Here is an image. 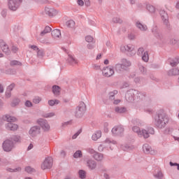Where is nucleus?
<instances>
[{
  "instance_id": "f257e3e1",
  "label": "nucleus",
  "mask_w": 179,
  "mask_h": 179,
  "mask_svg": "<svg viewBox=\"0 0 179 179\" xmlns=\"http://www.w3.org/2000/svg\"><path fill=\"white\" fill-rule=\"evenodd\" d=\"M167 124H169V116L167 114L164 113H158L157 115L155 117V125L159 129L166 128Z\"/></svg>"
},
{
  "instance_id": "f03ea898",
  "label": "nucleus",
  "mask_w": 179,
  "mask_h": 179,
  "mask_svg": "<svg viewBox=\"0 0 179 179\" xmlns=\"http://www.w3.org/2000/svg\"><path fill=\"white\" fill-rule=\"evenodd\" d=\"M132 65L131 61L127 59H122L121 64H117L115 66V70L117 73H122V72H125V71H129V67Z\"/></svg>"
},
{
  "instance_id": "7ed1b4c3",
  "label": "nucleus",
  "mask_w": 179,
  "mask_h": 179,
  "mask_svg": "<svg viewBox=\"0 0 179 179\" xmlns=\"http://www.w3.org/2000/svg\"><path fill=\"white\" fill-rule=\"evenodd\" d=\"M3 121H7V122H8L6 124V129H8V131H17L19 126L16 124L12 123L16 121V117L9 115H6L3 116Z\"/></svg>"
},
{
  "instance_id": "20e7f679",
  "label": "nucleus",
  "mask_w": 179,
  "mask_h": 179,
  "mask_svg": "<svg viewBox=\"0 0 179 179\" xmlns=\"http://www.w3.org/2000/svg\"><path fill=\"white\" fill-rule=\"evenodd\" d=\"M85 113H86V104L81 101L76 107L74 115L76 118H82L85 115Z\"/></svg>"
},
{
  "instance_id": "39448f33",
  "label": "nucleus",
  "mask_w": 179,
  "mask_h": 179,
  "mask_svg": "<svg viewBox=\"0 0 179 179\" xmlns=\"http://www.w3.org/2000/svg\"><path fill=\"white\" fill-rule=\"evenodd\" d=\"M2 148L4 152H12L15 149V143L9 138L6 139L3 142Z\"/></svg>"
},
{
  "instance_id": "423d86ee",
  "label": "nucleus",
  "mask_w": 179,
  "mask_h": 179,
  "mask_svg": "<svg viewBox=\"0 0 179 179\" xmlns=\"http://www.w3.org/2000/svg\"><path fill=\"white\" fill-rule=\"evenodd\" d=\"M23 0H8V6L10 10H17V8L20 6Z\"/></svg>"
},
{
  "instance_id": "0eeeda50",
  "label": "nucleus",
  "mask_w": 179,
  "mask_h": 179,
  "mask_svg": "<svg viewBox=\"0 0 179 179\" xmlns=\"http://www.w3.org/2000/svg\"><path fill=\"white\" fill-rule=\"evenodd\" d=\"M138 94V91L131 89L129 90L125 94V99L129 103H132L135 100V94Z\"/></svg>"
},
{
  "instance_id": "6e6552de",
  "label": "nucleus",
  "mask_w": 179,
  "mask_h": 179,
  "mask_svg": "<svg viewBox=\"0 0 179 179\" xmlns=\"http://www.w3.org/2000/svg\"><path fill=\"white\" fill-rule=\"evenodd\" d=\"M152 34L159 43H162V44L166 43V38H164L163 34L160 32L157 28L152 29Z\"/></svg>"
},
{
  "instance_id": "1a4fd4ad",
  "label": "nucleus",
  "mask_w": 179,
  "mask_h": 179,
  "mask_svg": "<svg viewBox=\"0 0 179 179\" xmlns=\"http://www.w3.org/2000/svg\"><path fill=\"white\" fill-rule=\"evenodd\" d=\"M41 134V127L40 126H34L30 128L29 131V135L31 136V138H36L37 135H40Z\"/></svg>"
},
{
  "instance_id": "9d476101",
  "label": "nucleus",
  "mask_w": 179,
  "mask_h": 179,
  "mask_svg": "<svg viewBox=\"0 0 179 179\" xmlns=\"http://www.w3.org/2000/svg\"><path fill=\"white\" fill-rule=\"evenodd\" d=\"M51 167H52V157H46L41 164V169L42 170H47L51 169Z\"/></svg>"
},
{
  "instance_id": "9b49d317",
  "label": "nucleus",
  "mask_w": 179,
  "mask_h": 179,
  "mask_svg": "<svg viewBox=\"0 0 179 179\" xmlns=\"http://www.w3.org/2000/svg\"><path fill=\"white\" fill-rule=\"evenodd\" d=\"M37 124L41 127L42 129L45 132L48 131L50 129V124H48V122L46 120L44 119H38L37 120Z\"/></svg>"
},
{
  "instance_id": "f8f14e48",
  "label": "nucleus",
  "mask_w": 179,
  "mask_h": 179,
  "mask_svg": "<svg viewBox=\"0 0 179 179\" xmlns=\"http://www.w3.org/2000/svg\"><path fill=\"white\" fill-rule=\"evenodd\" d=\"M142 134L144 139H148L150 135H155V129L149 127L146 129H143Z\"/></svg>"
},
{
  "instance_id": "ddd939ff",
  "label": "nucleus",
  "mask_w": 179,
  "mask_h": 179,
  "mask_svg": "<svg viewBox=\"0 0 179 179\" xmlns=\"http://www.w3.org/2000/svg\"><path fill=\"white\" fill-rule=\"evenodd\" d=\"M143 150L145 155H155L156 153H157V152L155 150H152V147H150V145H149L148 143H145L143 145Z\"/></svg>"
},
{
  "instance_id": "4468645a",
  "label": "nucleus",
  "mask_w": 179,
  "mask_h": 179,
  "mask_svg": "<svg viewBox=\"0 0 179 179\" xmlns=\"http://www.w3.org/2000/svg\"><path fill=\"white\" fill-rule=\"evenodd\" d=\"M0 47L3 52L6 53V55H10L11 51L9 50V45L3 39H0Z\"/></svg>"
},
{
  "instance_id": "2eb2a0df",
  "label": "nucleus",
  "mask_w": 179,
  "mask_h": 179,
  "mask_svg": "<svg viewBox=\"0 0 179 179\" xmlns=\"http://www.w3.org/2000/svg\"><path fill=\"white\" fill-rule=\"evenodd\" d=\"M124 126L118 125L112 129V134L115 136H121L124 134Z\"/></svg>"
},
{
  "instance_id": "dca6fc26",
  "label": "nucleus",
  "mask_w": 179,
  "mask_h": 179,
  "mask_svg": "<svg viewBox=\"0 0 179 179\" xmlns=\"http://www.w3.org/2000/svg\"><path fill=\"white\" fill-rule=\"evenodd\" d=\"M114 73V67L107 66L103 69V76H106V78H110Z\"/></svg>"
},
{
  "instance_id": "f3484780",
  "label": "nucleus",
  "mask_w": 179,
  "mask_h": 179,
  "mask_svg": "<svg viewBox=\"0 0 179 179\" xmlns=\"http://www.w3.org/2000/svg\"><path fill=\"white\" fill-rule=\"evenodd\" d=\"M122 52H132L135 50L134 45H126L120 47Z\"/></svg>"
},
{
  "instance_id": "a211bd4d",
  "label": "nucleus",
  "mask_w": 179,
  "mask_h": 179,
  "mask_svg": "<svg viewBox=\"0 0 179 179\" xmlns=\"http://www.w3.org/2000/svg\"><path fill=\"white\" fill-rule=\"evenodd\" d=\"M45 13L48 15V16H50V17L57 16V15H58V11L57 10L48 7L45 8Z\"/></svg>"
},
{
  "instance_id": "6ab92c4d",
  "label": "nucleus",
  "mask_w": 179,
  "mask_h": 179,
  "mask_svg": "<svg viewBox=\"0 0 179 179\" xmlns=\"http://www.w3.org/2000/svg\"><path fill=\"white\" fill-rule=\"evenodd\" d=\"M87 166L90 170H94L97 167V163L92 159H89L87 161Z\"/></svg>"
},
{
  "instance_id": "aec40b11",
  "label": "nucleus",
  "mask_w": 179,
  "mask_h": 179,
  "mask_svg": "<svg viewBox=\"0 0 179 179\" xmlns=\"http://www.w3.org/2000/svg\"><path fill=\"white\" fill-rule=\"evenodd\" d=\"M52 93L56 97H58L59 94H61V87L58 85H53L52 87Z\"/></svg>"
},
{
  "instance_id": "412c9836",
  "label": "nucleus",
  "mask_w": 179,
  "mask_h": 179,
  "mask_svg": "<svg viewBox=\"0 0 179 179\" xmlns=\"http://www.w3.org/2000/svg\"><path fill=\"white\" fill-rule=\"evenodd\" d=\"M67 62L70 65H76L78 64V60L71 54H69V58L67 59Z\"/></svg>"
},
{
  "instance_id": "4be33fe9",
  "label": "nucleus",
  "mask_w": 179,
  "mask_h": 179,
  "mask_svg": "<svg viewBox=\"0 0 179 179\" xmlns=\"http://www.w3.org/2000/svg\"><path fill=\"white\" fill-rule=\"evenodd\" d=\"M115 112L117 113V114H124V113H127V108L116 106L115 108Z\"/></svg>"
},
{
  "instance_id": "5701e85b",
  "label": "nucleus",
  "mask_w": 179,
  "mask_h": 179,
  "mask_svg": "<svg viewBox=\"0 0 179 179\" xmlns=\"http://www.w3.org/2000/svg\"><path fill=\"white\" fill-rule=\"evenodd\" d=\"M51 34L53 38H59L61 37V31L59 29H54L52 31Z\"/></svg>"
},
{
  "instance_id": "b1692460",
  "label": "nucleus",
  "mask_w": 179,
  "mask_h": 179,
  "mask_svg": "<svg viewBox=\"0 0 179 179\" xmlns=\"http://www.w3.org/2000/svg\"><path fill=\"white\" fill-rule=\"evenodd\" d=\"M136 26L138 27V29H140L142 31H146L148 30V26H146V24H143L139 21H138L136 23Z\"/></svg>"
},
{
  "instance_id": "393cba45",
  "label": "nucleus",
  "mask_w": 179,
  "mask_h": 179,
  "mask_svg": "<svg viewBox=\"0 0 179 179\" xmlns=\"http://www.w3.org/2000/svg\"><path fill=\"white\" fill-rule=\"evenodd\" d=\"M163 23H164V26L165 29H166V31H171L173 27L170 24L169 20H164Z\"/></svg>"
},
{
  "instance_id": "a878e982",
  "label": "nucleus",
  "mask_w": 179,
  "mask_h": 179,
  "mask_svg": "<svg viewBox=\"0 0 179 179\" xmlns=\"http://www.w3.org/2000/svg\"><path fill=\"white\" fill-rule=\"evenodd\" d=\"M159 15L164 22V20H169V15L167 14V13L165 12L164 10H161L159 11Z\"/></svg>"
},
{
  "instance_id": "bb28decb",
  "label": "nucleus",
  "mask_w": 179,
  "mask_h": 179,
  "mask_svg": "<svg viewBox=\"0 0 179 179\" xmlns=\"http://www.w3.org/2000/svg\"><path fill=\"white\" fill-rule=\"evenodd\" d=\"M52 29H51V27H50L49 26H46L45 27V29H43V31H42L40 34V36L41 37H44V36H45V34H48V33H50Z\"/></svg>"
},
{
  "instance_id": "cd10ccee",
  "label": "nucleus",
  "mask_w": 179,
  "mask_h": 179,
  "mask_svg": "<svg viewBox=\"0 0 179 179\" xmlns=\"http://www.w3.org/2000/svg\"><path fill=\"white\" fill-rule=\"evenodd\" d=\"M168 75L169 76H176V75H179V70L178 69H172L168 71Z\"/></svg>"
},
{
  "instance_id": "c85d7f7f",
  "label": "nucleus",
  "mask_w": 179,
  "mask_h": 179,
  "mask_svg": "<svg viewBox=\"0 0 179 179\" xmlns=\"http://www.w3.org/2000/svg\"><path fill=\"white\" fill-rule=\"evenodd\" d=\"M93 157L95 159V160H97V162H101V160H103V155L100 152H95Z\"/></svg>"
},
{
  "instance_id": "c756f323",
  "label": "nucleus",
  "mask_w": 179,
  "mask_h": 179,
  "mask_svg": "<svg viewBox=\"0 0 179 179\" xmlns=\"http://www.w3.org/2000/svg\"><path fill=\"white\" fill-rule=\"evenodd\" d=\"M92 141H97V139H100L101 138V131H97L92 136Z\"/></svg>"
},
{
  "instance_id": "7c9ffc66",
  "label": "nucleus",
  "mask_w": 179,
  "mask_h": 179,
  "mask_svg": "<svg viewBox=\"0 0 179 179\" xmlns=\"http://www.w3.org/2000/svg\"><path fill=\"white\" fill-rule=\"evenodd\" d=\"M134 132H136L138 136H143V134H142V130L141 131V128H139V127L138 126H134L132 128Z\"/></svg>"
},
{
  "instance_id": "2f4dec72",
  "label": "nucleus",
  "mask_w": 179,
  "mask_h": 179,
  "mask_svg": "<svg viewBox=\"0 0 179 179\" xmlns=\"http://www.w3.org/2000/svg\"><path fill=\"white\" fill-rule=\"evenodd\" d=\"M169 62H170L171 66H177V65H178V64H179V58L176 57L173 59H172L171 61H170Z\"/></svg>"
},
{
  "instance_id": "473e14b6",
  "label": "nucleus",
  "mask_w": 179,
  "mask_h": 179,
  "mask_svg": "<svg viewBox=\"0 0 179 179\" xmlns=\"http://www.w3.org/2000/svg\"><path fill=\"white\" fill-rule=\"evenodd\" d=\"M115 94H118V91L114 90L109 92V100H115Z\"/></svg>"
},
{
  "instance_id": "72a5a7b5",
  "label": "nucleus",
  "mask_w": 179,
  "mask_h": 179,
  "mask_svg": "<svg viewBox=\"0 0 179 179\" xmlns=\"http://www.w3.org/2000/svg\"><path fill=\"white\" fill-rule=\"evenodd\" d=\"M19 103H20V99L18 98H15L13 99V101L10 103L11 107H16V106H19Z\"/></svg>"
},
{
  "instance_id": "f704fd0d",
  "label": "nucleus",
  "mask_w": 179,
  "mask_h": 179,
  "mask_svg": "<svg viewBox=\"0 0 179 179\" xmlns=\"http://www.w3.org/2000/svg\"><path fill=\"white\" fill-rule=\"evenodd\" d=\"M66 24L67 27H69L70 29H73L75 27V21L73 20H70L66 22Z\"/></svg>"
},
{
  "instance_id": "c9c22d12",
  "label": "nucleus",
  "mask_w": 179,
  "mask_h": 179,
  "mask_svg": "<svg viewBox=\"0 0 179 179\" xmlns=\"http://www.w3.org/2000/svg\"><path fill=\"white\" fill-rule=\"evenodd\" d=\"M8 139H10V141H12L13 142H15L16 143L17 142H20V136L15 135Z\"/></svg>"
},
{
  "instance_id": "e433bc0d",
  "label": "nucleus",
  "mask_w": 179,
  "mask_h": 179,
  "mask_svg": "<svg viewBox=\"0 0 179 179\" xmlns=\"http://www.w3.org/2000/svg\"><path fill=\"white\" fill-rule=\"evenodd\" d=\"M142 59L144 61V62H148V61H149V53L148 51L143 52Z\"/></svg>"
},
{
  "instance_id": "4c0bfd02",
  "label": "nucleus",
  "mask_w": 179,
  "mask_h": 179,
  "mask_svg": "<svg viewBox=\"0 0 179 179\" xmlns=\"http://www.w3.org/2000/svg\"><path fill=\"white\" fill-rule=\"evenodd\" d=\"M48 103L49 106L52 107V106H55V104H59V100H58V99H55V100L51 99V100H49Z\"/></svg>"
},
{
  "instance_id": "58836bf2",
  "label": "nucleus",
  "mask_w": 179,
  "mask_h": 179,
  "mask_svg": "<svg viewBox=\"0 0 179 179\" xmlns=\"http://www.w3.org/2000/svg\"><path fill=\"white\" fill-rule=\"evenodd\" d=\"M82 151L81 150H77L74 154H73V157L74 159H80L82 157Z\"/></svg>"
},
{
  "instance_id": "ea45409f",
  "label": "nucleus",
  "mask_w": 179,
  "mask_h": 179,
  "mask_svg": "<svg viewBox=\"0 0 179 179\" xmlns=\"http://www.w3.org/2000/svg\"><path fill=\"white\" fill-rule=\"evenodd\" d=\"M113 23H118L121 24L122 23V19L120 18L119 17H114L112 20Z\"/></svg>"
},
{
  "instance_id": "a19ab883",
  "label": "nucleus",
  "mask_w": 179,
  "mask_h": 179,
  "mask_svg": "<svg viewBox=\"0 0 179 179\" xmlns=\"http://www.w3.org/2000/svg\"><path fill=\"white\" fill-rule=\"evenodd\" d=\"M154 177L157 179H163L164 178V175H163V173L159 171L157 172V173L154 174Z\"/></svg>"
},
{
  "instance_id": "79ce46f5",
  "label": "nucleus",
  "mask_w": 179,
  "mask_h": 179,
  "mask_svg": "<svg viewBox=\"0 0 179 179\" xmlns=\"http://www.w3.org/2000/svg\"><path fill=\"white\" fill-rule=\"evenodd\" d=\"M78 174H79V177L81 179H85L86 178V171H85L84 170H80L78 171Z\"/></svg>"
},
{
  "instance_id": "37998d69",
  "label": "nucleus",
  "mask_w": 179,
  "mask_h": 179,
  "mask_svg": "<svg viewBox=\"0 0 179 179\" xmlns=\"http://www.w3.org/2000/svg\"><path fill=\"white\" fill-rule=\"evenodd\" d=\"M147 10L150 13H155V11L156 10V9L155 8V6H152L150 4H148L147 5Z\"/></svg>"
},
{
  "instance_id": "c03bdc74",
  "label": "nucleus",
  "mask_w": 179,
  "mask_h": 179,
  "mask_svg": "<svg viewBox=\"0 0 179 179\" xmlns=\"http://www.w3.org/2000/svg\"><path fill=\"white\" fill-rule=\"evenodd\" d=\"M7 171H9L10 173H17V171H22V168L18 167L14 169L11 168H8L7 169Z\"/></svg>"
},
{
  "instance_id": "a18cd8bd",
  "label": "nucleus",
  "mask_w": 179,
  "mask_h": 179,
  "mask_svg": "<svg viewBox=\"0 0 179 179\" xmlns=\"http://www.w3.org/2000/svg\"><path fill=\"white\" fill-rule=\"evenodd\" d=\"M10 66H15L16 65L21 66L22 62H20L17 60H13L10 62Z\"/></svg>"
},
{
  "instance_id": "49530a36",
  "label": "nucleus",
  "mask_w": 179,
  "mask_h": 179,
  "mask_svg": "<svg viewBox=\"0 0 179 179\" xmlns=\"http://www.w3.org/2000/svg\"><path fill=\"white\" fill-rule=\"evenodd\" d=\"M85 41L87 43H92V44H94L95 41L94 39L92 38V36H87L85 37Z\"/></svg>"
},
{
  "instance_id": "de8ad7c7",
  "label": "nucleus",
  "mask_w": 179,
  "mask_h": 179,
  "mask_svg": "<svg viewBox=\"0 0 179 179\" xmlns=\"http://www.w3.org/2000/svg\"><path fill=\"white\" fill-rule=\"evenodd\" d=\"M37 55H38V58H43V57H44V50L38 49L37 50Z\"/></svg>"
},
{
  "instance_id": "09e8293b",
  "label": "nucleus",
  "mask_w": 179,
  "mask_h": 179,
  "mask_svg": "<svg viewBox=\"0 0 179 179\" xmlns=\"http://www.w3.org/2000/svg\"><path fill=\"white\" fill-rule=\"evenodd\" d=\"M11 51L13 54H16V52L19 51V48H17V46L13 45L11 47Z\"/></svg>"
},
{
  "instance_id": "8fccbe9b",
  "label": "nucleus",
  "mask_w": 179,
  "mask_h": 179,
  "mask_svg": "<svg viewBox=\"0 0 179 179\" xmlns=\"http://www.w3.org/2000/svg\"><path fill=\"white\" fill-rule=\"evenodd\" d=\"M41 101V98L37 96V97H35L34 99H33V103H34V104H38V103H40Z\"/></svg>"
},
{
  "instance_id": "3c124183",
  "label": "nucleus",
  "mask_w": 179,
  "mask_h": 179,
  "mask_svg": "<svg viewBox=\"0 0 179 179\" xmlns=\"http://www.w3.org/2000/svg\"><path fill=\"white\" fill-rule=\"evenodd\" d=\"M25 171H27V173H33L34 172V169L31 166H27L25 167Z\"/></svg>"
},
{
  "instance_id": "603ef678",
  "label": "nucleus",
  "mask_w": 179,
  "mask_h": 179,
  "mask_svg": "<svg viewBox=\"0 0 179 179\" xmlns=\"http://www.w3.org/2000/svg\"><path fill=\"white\" fill-rule=\"evenodd\" d=\"M131 122L134 125H141V120L138 119H134Z\"/></svg>"
},
{
  "instance_id": "864d4df0",
  "label": "nucleus",
  "mask_w": 179,
  "mask_h": 179,
  "mask_svg": "<svg viewBox=\"0 0 179 179\" xmlns=\"http://www.w3.org/2000/svg\"><path fill=\"white\" fill-rule=\"evenodd\" d=\"M55 115V113H45L44 115L45 118H51V117H54Z\"/></svg>"
},
{
  "instance_id": "5fc2aeb1",
  "label": "nucleus",
  "mask_w": 179,
  "mask_h": 179,
  "mask_svg": "<svg viewBox=\"0 0 179 179\" xmlns=\"http://www.w3.org/2000/svg\"><path fill=\"white\" fill-rule=\"evenodd\" d=\"M81 132H82V129L78 130V132H76L74 135H73L72 139H76V138H78V136L80 135Z\"/></svg>"
},
{
  "instance_id": "6e6d98bb",
  "label": "nucleus",
  "mask_w": 179,
  "mask_h": 179,
  "mask_svg": "<svg viewBox=\"0 0 179 179\" xmlns=\"http://www.w3.org/2000/svg\"><path fill=\"white\" fill-rule=\"evenodd\" d=\"M1 72L2 73H6V75H10V73H12V69H8L6 70L5 71L3 70H1Z\"/></svg>"
},
{
  "instance_id": "4d7b16f0",
  "label": "nucleus",
  "mask_w": 179,
  "mask_h": 179,
  "mask_svg": "<svg viewBox=\"0 0 179 179\" xmlns=\"http://www.w3.org/2000/svg\"><path fill=\"white\" fill-rule=\"evenodd\" d=\"M15 83H12L10 84L9 86L7 87V90H8L9 92H12V90H13V89H15Z\"/></svg>"
},
{
  "instance_id": "13d9d810",
  "label": "nucleus",
  "mask_w": 179,
  "mask_h": 179,
  "mask_svg": "<svg viewBox=\"0 0 179 179\" xmlns=\"http://www.w3.org/2000/svg\"><path fill=\"white\" fill-rule=\"evenodd\" d=\"M139 71L140 72H141V73H143V75H145V73H146V69L143 66H139Z\"/></svg>"
},
{
  "instance_id": "bf43d9fd",
  "label": "nucleus",
  "mask_w": 179,
  "mask_h": 179,
  "mask_svg": "<svg viewBox=\"0 0 179 179\" xmlns=\"http://www.w3.org/2000/svg\"><path fill=\"white\" fill-rule=\"evenodd\" d=\"M138 94V97H140V99H141V100H143V97H146V92H140Z\"/></svg>"
},
{
  "instance_id": "052dcab7",
  "label": "nucleus",
  "mask_w": 179,
  "mask_h": 179,
  "mask_svg": "<svg viewBox=\"0 0 179 179\" xmlns=\"http://www.w3.org/2000/svg\"><path fill=\"white\" fill-rule=\"evenodd\" d=\"M5 96H6V97L7 99L10 98L11 96H12L11 91H8V90H7L6 92Z\"/></svg>"
},
{
  "instance_id": "680f3d73",
  "label": "nucleus",
  "mask_w": 179,
  "mask_h": 179,
  "mask_svg": "<svg viewBox=\"0 0 179 179\" xmlns=\"http://www.w3.org/2000/svg\"><path fill=\"white\" fill-rule=\"evenodd\" d=\"M105 143H113V145H115V143H117V141H111V140L107 138V139L105 141Z\"/></svg>"
},
{
  "instance_id": "e2e57ef3",
  "label": "nucleus",
  "mask_w": 179,
  "mask_h": 179,
  "mask_svg": "<svg viewBox=\"0 0 179 179\" xmlns=\"http://www.w3.org/2000/svg\"><path fill=\"white\" fill-rule=\"evenodd\" d=\"M24 106L26 107H32L33 106V103H31V101H27L24 103Z\"/></svg>"
},
{
  "instance_id": "0e129e2a",
  "label": "nucleus",
  "mask_w": 179,
  "mask_h": 179,
  "mask_svg": "<svg viewBox=\"0 0 179 179\" xmlns=\"http://www.w3.org/2000/svg\"><path fill=\"white\" fill-rule=\"evenodd\" d=\"M87 48H88V50H93V48H94V43H89L87 45Z\"/></svg>"
},
{
  "instance_id": "69168bd1",
  "label": "nucleus",
  "mask_w": 179,
  "mask_h": 179,
  "mask_svg": "<svg viewBox=\"0 0 179 179\" xmlns=\"http://www.w3.org/2000/svg\"><path fill=\"white\" fill-rule=\"evenodd\" d=\"M98 150H99V152H103V150H104V145H103V144H101L98 147Z\"/></svg>"
},
{
  "instance_id": "338daca9",
  "label": "nucleus",
  "mask_w": 179,
  "mask_h": 179,
  "mask_svg": "<svg viewBox=\"0 0 179 179\" xmlns=\"http://www.w3.org/2000/svg\"><path fill=\"white\" fill-rule=\"evenodd\" d=\"M78 3L80 6H83V5H85L83 0H78Z\"/></svg>"
},
{
  "instance_id": "774afa93",
  "label": "nucleus",
  "mask_w": 179,
  "mask_h": 179,
  "mask_svg": "<svg viewBox=\"0 0 179 179\" xmlns=\"http://www.w3.org/2000/svg\"><path fill=\"white\" fill-rule=\"evenodd\" d=\"M1 16H3V17H6V10H3L1 11Z\"/></svg>"
}]
</instances>
